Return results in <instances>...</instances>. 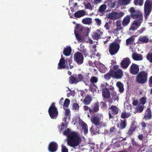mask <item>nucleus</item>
Segmentation results:
<instances>
[{
    "instance_id": "6ab92c4d",
    "label": "nucleus",
    "mask_w": 152,
    "mask_h": 152,
    "mask_svg": "<svg viewBox=\"0 0 152 152\" xmlns=\"http://www.w3.org/2000/svg\"><path fill=\"white\" fill-rule=\"evenodd\" d=\"M87 14L84 10H81L76 12L74 14V16L76 18H80Z\"/></svg>"
},
{
    "instance_id": "bb28decb",
    "label": "nucleus",
    "mask_w": 152,
    "mask_h": 152,
    "mask_svg": "<svg viewBox=\"0 0 152 152\" xmlns=\"http://www.w3.org/2000/svg\"><path fill=\"white\" fill-rule=\"evenodd\" d=\"M116 86L119 88V91L120 93H123L124 91L123 84L120 82L117 83Z\"/></svg>"
},
{
    "instance_id": "603ef678",
    "label": "nucleus",
    "mask_w": 152,
    "mask_h": 152,
    "mask_svg": "<svg viewBox=\"0 0 152 152\" xmlns=\"http://www.w3.org/2000/svg\"><path fill=\"white\" fill-rule=\"evenodd\" d=\"M71 132H70V130L69 128L64 131L63 132L64 134L67 137L69 136Z\"/></svg>"
},
{
    "instance_id": "8fccbe9b",
    "label": "nucleus",
    "mask_w": 152,
    "mask_h": 152,
    "mask_svg": "<svg viewBox=\"0 0 152 152\" xmlns=\"http://www.w3.org/2000/svg\"><path fill=\"white\" fill-rule=\"evenodd\" d=\"M146 58L148 61L152 63V52L148 53L146 56Z\"/></svg>"
},
{
    "instance_id": "de8ad7c7",
    "label": "nucleus",
    "mask_w": 152,
    "mask_h": 152,
    "mask_svg": "<svg viewBox=\"0 0 152 152\" xmlns=\"http://www.w3.org/2000/svg\"><path fill=\"white\" fill-rule=\"evenodd\" d=\"M65 113V115L67 116V117H65L64 118V121L65 122H66L67 117L70 115L69 114L70 113V111L69 109L68 108L66 109Z\"/></svg>"
},
{
    "instance_id": "a19ab883",
    "label": "nucleus",
    "mask_w": 152,
    "mask_h": 152,
    "mask_svg": "<svg viewBox=\"0 0 152 152\" xmlns=\"http://www.w3.org/2000/svg\"><path fill=\"white\" fill-rule=\"evenodd\" d=\"M93 39L94 40H98L101 37V34L95 32L94 33L93 35Z\"/></svg>"
},
{
    "instance_id": "bf43d9fd",
    "label": "nucleus",
    "mask_w": 152,
    "mask_h": 152,
    "mask_svg": "<svg viewBox=\"0 0 152 152\" xmlns=\"http://www.w3.org/2000/svg\"><path fill=\"white\" fill-rule=\"evenodd\" d=\"M111 95L113 98L115 100H116L117 99H118V96L116 92H113L112 93Z\"/></svg>"
},
{
    "instance_id": "dca6fc26",
    "label": "nucleus",
    "mask_w": 152,
    "mask_h": 152,
    "mask_svg": "<svg viewBox=\"0 0 152 152\" xmlns=\"http://www.w3.org/2000/svg\"><path fill=\"white\" fill-rule=\"evenodd\" d=\"M143 119H145L146 121L149 120L152 118V113L150 108H148L145 111L144 114Z\"/></svg>"
},
{
    "instance_id": "3c124183",
    "label": "nucleus",
    "mask_w": 152,
    "mask_h": 152,
    "mask_svg": "<svg viewBox=\"0 0 152 152\" xmlns=\"http://www.w3.org/2000/svg\"><path fill=\"white\" fill-rule=\"evenodd\" d=\"M98 81V78L97 77L95 76L91 77L90 79V82L92 83H95L97 82Z\"/></svg>"
},
{
    "instance_id": "37998d69",
    "label": "nucleus",
    "mask_w": 152,
    "mask_h": 152,
    "mask_svg": "<svg viewBox=\"0 0 152 152\" xmlns=\"http://www.w3.org/2000/svg\"><path fill=\"white\" fill-rule=\"evenodd\" d=\"M130 115L129 113H126L125 112H122L121 114V117L122 118L124 119L128 118Z\"/></svg>"
},
{
    "instance_id": "cd10ccee",
    "label": "nucleus",
    "mask_w": 152,
    "mask_h": 152,
    "mask_svg": "<svg viewBox=\"0 0 152 152\" xmlns=\"http://www.w3.org/2000/svg\"><path fill=\"white\" fill-rule=\"evenodd\" d=\"M72 51L71 48L69 46L67 47L66 48H64L63 51V53L66 56H69Z\"/></svg>"
},
{
    "instance_id": "a18cd8bd",
    "label": "nucleus",
    "mask_w": 152,
    "mask_h": 152,
    "mask_svg": "<svg viewBox=\"0 0 152 152\" xmlns=\"http://www.w3.org/2000/svg\"><path fill=\"white\" fill-rule=\"evenodd\" d=\"M134 3L136 5L142 6L143 4V0H134Z\"/></svg>"
},
{
    "instance_id": "052dcab7",
    "label": "nucleus",
    "mask_w": 152,
    "mask_h": 152,
    "mask_svg": "<svg viewBox=\"0 0 152 152\" xmlns=\"http://www.w3.org/2000/svg\"><path fill=\"white\" fill-rule=\"evenodd\" d=\"M83 28L81 26H80L79 25H76V27L75 30H76L77 31H83Z\"/></svg>"
},
{
    "instance_id": "6e6552de",
    "label": "nucleus",
    "mask_w": 152,
    "mask_h": 152,
    "mask_svg": "<svg viewBox=\"0 0 152 152\" xmlns=\"http://www.w3.org/2000/svg\"><path fill=\"white\" fill-rule=\"evenodd\" d=\"M109 109L110 110L108 112L109 118L110 119L114 118V115L118 113L119 109L115 105H112Z\"/></svg>"
},
{
    "instance_id": "338daca9",
    "label": "nucleus",
    "mask_w": 152,
    "mask_h": 152,
    "mask_svg": "<svg viewBox=\"0 0 152 152\" xmlns=\"http://www.w3.org/2000/svg\"><path fill=\"white\" fill-rule=\"evenodd\" d=\"M97 25L100 26L101 23V20L99 18H96L95 19Z\"/></svg>"
},
{
    "instance_id": "423d86ee",
    "label": "nucleus",
    "mask_w": 152,
    "mask_h": 152,
    "mask_svg": "<svg viewBox=\"0 0 152 152\" xmlns=\"http://www.w3.org/2000/svg\"><path fill=\"white\" fill-rule=\"evenodd\" d=\"M74 61L78 65L82 64L83 62L84 57L82 53L79 52H76L74 56Z\"/></svg>"
},
{
    "instance_id": "a878e982",
    "label": "nucleus",
    "mask_w": 152,
    "mask_h": 152,
    "mask_svg": "<svg viewBox=\"0 0 152 152\" xmlns=\"http://www.w3.org/2000/svg\"><path fill=\"white\" fill-rule=\"evenodd\" d=\"M92 100L91 97L89 95H88L84 98L83 102L85 104L88 105L90 104Z\"/></svg>"
},
{
    "instance_id": "39448f33",
    "label": "nucleus",
    "mask_w": 152,
    "mask_h": 152,
    "mask_svg": "<svg viewBox=\"0 0 152 152\" xmlns=\"http://www.w3.org/2000/svg\"><path fill=\"white\" fill-rule=\"evenodd\" d=\"M152 10V0H146L144 6V17L147 18Z\"/></svg>"
},
{
    "instance_id": "5701e85b",
    "label": "nucleus",
    "mask_w": 152,
    "mask_h": 152,
    "mask_svg": "<svg viewBox=\"0 0 152 152\" xmlns=\"http://www.w3.org/2000/svg\"><path fill=\"white\" fill-rule=\"evenodd\" d=\"M132 58L135 61H141L143 59L142 55L140 54H138L136 53H133L132 56Z\"/></svg>"
},
{
    "instance_id": "f704fd0d",
    "label": "nucleus",
    "mask_w": 152,
    "mask_h": 152,
    "mask_svg": "<svg viewBox=\"0 0 152 152\" xmlns=\"http://www.w3.org/2000/svg\"><path fill=\"white\" fill-rule=\"evenodd\" d=\"M112 70L110 71L108 73L105 74L104 75V77L105 79L107 80H109L111 77H113V74L111 73Z\"/></svg>"
},
{
    "instance_id": "e433bc0d",
    "label": "nucleus",
    "mask_w": 152,
    "mask_h": 152,
    "mask_svg": "<svg viewBox=\"0 0 152 152\" xmlns=\"http://www.w3.org/2000/svg\"><path fill=\"white\" fill-rule=\"evenodd\" d=\"M81 126L85 134H87L88 132V127L87 124L85 123L82 124Z\"/></svg>"
},
{
    "instance_id": "49530a36",
    "label": "nucleus",
    "mask_w": 152,
    "mask_h": 152,
    "mask_svg": "<svg viewBox=\"0 0 152 152\" xmlns=\"http://www.w3.org/2000/svg\"><path fill=\"white\" fill-rule=\"evenodd\" d=\"M76 82H77L78 83L79 82L82 81L84 79V77L81 74H79L78 75V77H76Z\"/></svg>"
},
{
    "instance_id": "9d476101",
    "label": "nucleus",
    "mask_w": 152,
    "mask_h": 152,
    "mask_svg": "<svg viewBox=\"0 0 152 152\" xmlns=\"http://www.w3.org/2000/svg\"><path fill=\"white\" fill-rule=\"evenodd\" d=\"M101 118V115L98 113L96 115L94 114V117L91 118V121L92 123L95 126H97L100 124Z\"/></svg>"
},
{
    "instance_id": "9b49d317",
    "label": "nucleus",
    "mask_w": 152,
    "mask_h": 152,
    "mask_svg": "<svg viewBox=\"0 0 152 152\" xmlns=\"http://www.w3.org/2000/svg\"><path fill=\"white\" fill-rule=\"evenodd\" d=\"M139 66L136 64L133 63L129 69L130 73L133 75H136L139 73Z\"/></svg>"
},
{
    "instance_id": "4d7b16f0",
    "label": "nucleus",
    "mask_w": 152,
    "mask_h": 152,
    "mask_svg": "<svg viewBox=\"0 0 152 152\" xmlns=\"http://www.w3.org/2000/svg\"><path fill=\"white\" fill-rule=\"evenodd\" d=\"M67 126L66 125V123H62V124L61 126V128L60 129V131H63L64 129H66L67 127Z\"/></svg>"
},
{
    "instance_id": "2f4dec72",
    "label": "nucleus",
    "mask_w": 152,
    "mask_h": 152,
    "mask_svg": "<svg viewBox=\"0 0 152 152\" xmlns=\"http://www.w3.org/2000/svg\"><path fill=\"white\" fill-rule=\"evenodd\" d=\"M69 82L70 84L74 83L77 84V82L76 78L74 77L73 75H71L69 78Z\"/></svg>"
},
{
    "instance_id": "09e8293b",
    "label": "nucleus",
    "mask_w": 152,
    "mask_h": 152,
    "mask_svg": "<svg viewBox=\"0 0 152 152\" xmlns=\"http://www.w3.org/2000/svg\"><path fill=\"white\" fill-rule=\"evenodd\" d=\"M75 34L78 41L80 42L82 40V38L80 34L76 32L75 30Z\"/></svg>"
},
{
    "instance_id": "f3484780",
    "label": "nucleus",
    "mask_w": 152,
    "mask_h": 152,
    "mask_svg": "<svg viewBox=\"0 0 152 152\" xmlns=\"http://www.w3.org/2000/svg\"><path fill=\"white\" fill-rule=\"evenodd\" d=\"M99 103L98 102L95 103L92 107V109H89V112L91 114H94L99 110Z\"/></svg>"
},
{
    "instance_id": "412c9836",
    "label": "nucleus",
    "mask_w": 152,
    "mask_h": 152,
    "mask_svg": "<svg viewBox=\"0 0 152 152\" xmlns=\"http://www.w3.org/2000/svg\"><path fill=\"white\" fill-rule=\"evenodd\" d=\"M133 19H136V20H142L143 16L139 12H136L135 13L130 16Z\"/></svg>"
},
{
    "instance_id": "f257e3e1",
    "label": "nucleus",
    "mask_w": 152,
    "mask_h": 152,
    "mask_svg": "<svg viewBox=\"0 0 152 152\" xmlns=\"http://www.w3.org/2000/svg\"><path fill=\"white\" fill-rule=\"evenodd\" d=\"M82 140L78 134L76 132H71V134L67 136V144L71 147H75L79 145Z\"/></svg>"
},
{
    "instance_id": "f8f14e48",
    "label": "nucleus",
    "mask_w": 152,
    "mask_h": 152,
    "mask_svg": "<svg viewBox=\"0 0 152 152\" xmlns=\"http://www.w3.org/2000/svg\"><path fill=\"white\" fill-rule=\"evenodd\" d=\"M131 61L130 59L128 57H126L123 58L120 63L121 66L123 69H126L129 64Z\"/></svg>"
},
{
    "instance_id": "58836bf2",
    "label": "nucleus",
    "mask_w": 152,
    "mask_h": 152,
    "mask_svg": "<svg viewBox=\"0 0 152 152\" xmlns=\"http://www.w3.org/2000/svg\"><path fill=\"white\" fill-rule=\"evenodd\" d=\"M134 41V39L133 37H131L126 40V45H128L132 43Z\"/></svg>"
},
{
    "instance_id": "0eeeda50",
    "label": "nucleus",
    "mask_w": 152,
    "mask_h": 152,
    "mask_svg": "<svg viewBox=\"0 0 152 152\" xmlns=\"http://www.w3.org/2000/svg\"><path fill=\"white\" fill-rule=\"evenodd\" d=\"M100 88L102 91V97L105 99H109L110 97V93L108 88L106 87L104 84H102Z\"/></svg>"
},
{
    "instance_id": "680f3d73",
    "label": "nucleus",
    "mask_w": 152,
    "mask_h": 152,
    "mask_svg": "<svg viewBox=\"0 0 152 152\" xmlns=\"http://www.w3.org/2000/svg\"><path fill=\"white\" fill-rule=\"evenodd\" d=\"M144 107V105L139 106L137 108V111L140 113H141L143 110Z\"/></svg>"
},
{
    "instance_id": "4be33fe9",
    "label": "nucleus",
    "mask_w": 152,
    "mask_h": 152,
    "mask_svg": "<svg viewBox=\"0 0 152 152\" xmlns=\"http://www.w3.org/2000/svg\"><path fill=\"white\" fill-rule=\"evenodd\" d=\"M133 19H136V20H142L143 16L139 12H136L135 13L130 16Z\"/></svg>"
},
{
    "instance_id": "b1692460",
    "label": "nucleus",
    "mask_w": 152,
    "mask_h": 152,
    "mask_svg": "<svg viewBox=\"0 0 152 152\" xmlns=\"http://www.w3.org/2000/svg\"><path fill=\"white\" fill-rule=\"evenodd\" d=\"M130 16L129 15H128L125 17L123 20L122 24L124 26H125L128 25L130 22Z\"/></svg>"
},
{
    "instance_id": "69168bd1",
    "label": "nucleus",
    "mask_w": 152,
    "mask_h": 152,
    "mask_svg": "<svg viewBox=\"0 0 152 152\" xmlns=\"http://www.w3.org/2000/svg\"><path fill=\"white\" fill-rule=\"evenodd\" d=\"M137 28H138L137 27L132 24V25L130 27L129 30L134 31L136 30Z\"/></svg>"
},
{
    "instance_id": "473e14b6",
    "label": "nucleus",
    "mask_w": 152,
    "mask_h": 152,
    "mask_svg": "<svg viewBox=\"0 0 152 152\" xmlns=\"http://www.w3.org/2000/svg\"><path fill=\"white\" fill-rule=\"evenodd\" d=\"M142 21V20H141V19H140V20H134L132 24L137 27L138 28L141 25Z\"/></svg>"
},
{
    "instance_id": "6e6d98bb",
    "label": "nucleus",
    "mask_w": 152,
    "mask_h": 152,
    "mask_svg": "<svg viewBox=\"0 0 152 152\" xmlns=\"http://www.w3.org/2000/svg\"><path fill=\"white\" fill-rule=\"evenodd\" d=\"M72 108L74 110H77L79 109V106L78 104L77 103H74L72 105Z\"/></svg>"
},
{
    "instance_id": "aec40b11",
    "label": "nucleus",
    "mask_w": 152,
    "mask_h": 152,
    "mask_svg": "<svg viewBox=\"0 0 152 152\" xmlns=\"http://www.w3.org/2000/svg\"><path fill=\"white\" fill-rule=\"evenodd\" d=\"M121 21L120 20H118L116 21V26L117 27L116 28L113 30V32L117 33L118 31L123 30V28L121 26Z\"/></svg>"
},
{
    "instance_id": "e2e57ef3",
    "label": "nucleus",
    "mask_w": 152,
    "mask_h": 152,
    "mask_svg": "<svg viewBox=\"0 0 152 152\" xmlns=\"http://www.w3.org/2000/svg\"><path fill=\"white\" fill-rule=\"evenodd\" d=\"M82 52L84 55L85 57H86L89 55V54L88 52H87V50L86 49H85L83 50L82 51Z\"/></svg>"
},
{
    "instance_id": "7c9ffc66",
    "label": "nucleus",
    "mask_w": 152,
    "mask_h": 152,
    "mask_svg": "<svg viewBox=\"0 0 152 152\" xmlns=\"http://www.w3.org/2000/svg\"><path fill=\"white\" fill-rule=\"evenodd\" d=\"M82 22L85 24H89L92 23V19L89 18H84L82 20Z\"/></svg>"
},
{
    "instance_id": "ea45409f",
    "label": "nucleus",
    "mask_w": 152,
    "mask_h": 152,
    "mask_svg": "<svg viewBox=\"0 0 152 152\" xmlns=\"http://www.w3.org/2000/svg\"><path fill=\"white\" fill-rule=\"evenodd\" d=\"M131 0H119V3L121 5H127L129 4Z\"/></svg>"
},
{
    "instance_id": "0e129e2a",
    "label": "nucleus",
    "mask_w": 152,
    "mask_h": 152,
    "mask_svg": "<svg viewBox=\"0 0 152 152\" xmlns=\"http://www.w3.org/2000/svg\"><path fill=\"white\" fill-rule=\"evenodd\" d=\"M61 152H68V149L66 146H63L62 147Z\"/></svg>"
},
{
    "instance_id": "72a5a7b5",
    "label": "nucleus",
    "mask_w": 152,
    "mask_h": 152,
    "mask_svg": "<svg viewBox=\"0 0 152 152\" xmlns=\"http://www.w3.org/2000/svg\"><path fill=\"white\" fill-rule=\"evenodd\" d=\"M126 120H121L120 123V128L121 129H125L126 126Z\"/></svg>"
},
{
    "instance_id": "2eb2a0df",
    "label": "nucleus",
    "mask_w": 152,
    "mask_h": 152,
    "mask_svg": "<svg viewBox=\"0 0 152 152\" xmlns=\"http://www.w3.org/2000/svg\"><path fill=\"white\" fill-rule=\"evenodd\" d=\"M58 148L57 144L54 142H50L49 144L48 150L50 152H55Z\"/></svg>"
},
{
    "instance_id": "864d4df0",
    "label": "nucleus",
    "mask_w": 152,
    "mask_h": 152,
    "mask_svg": "<svg viewBox=\"0 0 152 152\" xmlns=\"http://www.w3.org/2000/svg\"><path fill=\"white\" fill-rule=\"evenodd\" d=\"M102 0H91V3L92 4H94L95 5H97Z\"/></svg>"
},
{
    "instance_id": "f03ea898",
    "label": "nucleus",
    "mask_w": 152,
    "mask_h": 152,
    "mask_svg": "<svg viewBox=\"0 0 152 152\" xmlns=\"http://www.w3.org/2000/svg\"><path fill=\"white\" fill-rule=\"evenodd\" d=\"M148 74L145 71H141L137 76L136 81L139 83L143 84L146 83L148 80Z\"/></svg>"
},
{
    "instance_id": "ddd939ff",
    "label": "nucleus",
    "mask_w": 152,
    "mask_h": 152,
    "mask_svg": "<svg viewBox=\"0 0 152 152\" xmlns=\"http://www.w3.org/2000/svg\"><path fill=\"white\" fill-rule=\"evenodd\" d=\"M137 128V125L136 124V122L135 121H133L131 123V125L128 130L127 134L129 136L132 135L134 132Z\"/></svg>"
},
{
    "instance_id": "13d9d810",
    "label": "nucleus",
    "mask_w": 152,
    "mask_h": 152,
    "mask_svg": "<svg viewBox=\"0 0 152 152\" xmlns=\"http://www.w3.org/2000/svg\"><path fill=\"white\" fill-rule=\"evenodd\" d=\"M129 11L130 12V15L131 16L132 15V14H134V13H135L136 11H135V10L134 9V7H131L129 10Z\"/></svg>"
},
{
    "instance_id": "c756f323",
    "label": "nucleus",
    "mask_w": 152,
    "mask_h": 152,
    "mask_svg": "<svg viewBox=\"0 0 152 152\" xmlns=\"http://www.w3.org/2000/svg\"><path fill=\"white\" fill-rule=\"evenodd\" d=\"M85 8L87 9H89L91 10H92L94 7V4H91L89 2H87L84 4Z\"/></svg>"
},
{
    "instance_id": "393cba45",
    "label": "nucleus",
    "mask_w": 152,
    "mask_h": 152,
    "mask_svg": "<svg viewBox=\"0 0 152 152\" xmlns=\"http://www.w3.org/2000/svg\"><path fill=\"white\" fill-rule=\"evenodd\" d=\"M138 40L142 43H146L149 41V39L147 36H140Z\"/></svg>"
},
{
    "instance_id": "4c0bfd02",
    "label": "nucleus",
    "mask_w": 152,
    "mask_h": 152,
    "mask_svg": "<svg viewBox=\"0 0 152 152\" xmlns=\"http://www.w3.org/2000/svg\"><path fill=\"white\" fill-rule=\"evenodd\" d=\"M70 100L69 99L67 98L65 99L63 105V108L65 109V107H68L70 104Z\"/></svg>"
},
{
    "instance_id": "20e7f679",
    "label": "nucleus",
    "mask_w": 152,
    "mask_h": 152,
    "mask_svg": "<svg viewBox=\"0 0 152 152\" xmlns=\"http://www.w3.org/2000/svg\"><path fill=\"white\" fill-rule=\"evenodd\" d=\"M48 112L51 119H56L57 118L58 115V111L54 102L51 104L48 109Z\"/></svg>"
},
{
    "instance_id": "c9c22d12",
    "label": "nucleus",
    "mask_w": 152,
    "mask_h": 152,
    "mask_svg": "<svg viewBox=\"0 0 152 152\" xmlns=\"http://www.w3.org/2000/svg\"><path fill=\"white\" fill-rule=\"evenodd\" d=\"M131 142L132 145L135 148H140L141 146L137 142L134 138H131Z\"/></svg>"
},
{
    "instance_id": "5fc2aeb1",
    "label": "nucleus",
    "mask_w": 152,
    "mask_h": 152,
    "mask_svg": "<svg viewBox=\"0 0 152 152\" xmlns=\"http://www.w3.org/2000/svg\"><path fill=\"white\" fill-rule=\"evenodd\" d=\"M146 97H142L140 99L141 104L142 105L144 104L146 102Z\"/></svg>"
},
{
    "instance_id": "79ce46f5",
    "label": "nucleus",
    "mask_w": 152,
    "mask_h": 152,
    "mask_svg": "<svg viewBox=\"0 0 152 152\" xmlns=\"http://www.w3.org/2000/svg\"><path fill=\"white\" fill-rule=\"evenodd\" d=\"M116 2L114 0H111L108 3V6L111 8H113Z\"/></svg>"
},
{
    "instance_id": "1a4fd4ad",
    "label": "nucleus",
    "mask_w": 152,
    "mask_h": 152,
    "mask_svg": "<svg viewBox=\"0 0 152 152\" xmlns=\"http://www.w3.org/2000/svg\"><path fill=\"white\" fill-rule=\"evenodd\" d=\"M124 14L123 12L118 13L116 12H112L108 15V18L112 20L118 19L123 16Z\"/></svg>"
},
{
    "instance_id": "774afa93",
    "label": "nucleus",
    "mask_w": 152,
    "mask_h": 152,
    "mask_svg": "<svg viewBox=\"0 0 152 152\" xmlns=\"http://www.w3.org/2000/svg\"><path fill=\"white\" fill-rule=\"evenodd\" d=\"M148 85L150 87H151L152 86V76H151L149 78Z\"/></svg>"
},
{
    "instance_id": "c85d7f7f",
    "label": "nucleus",
    "mask_w": 152,
    "mask_h": 152,
    "mask_svg": "<svg viewBox=\"0 0 152 152\" xmlns=\"http://www.w3.org/2000/svg\"><path fill=\"white\" fill-rule=\"evenodd\" d=\"M94 64H93V65H92V66L93 67H95V66H96V67L97 68H99V69L101 67V66H102L104 69H106L105 66L103 64H102L100 62H98L97 61H94Z\"/></svg>"
},
{
    "instance_id": "7ed1b4c3",
    "label": "nucleus",
    "mask_w": 152,
    "mask_h": 152,
    "mask_svg": "<svg viewBox=\"0 0 152 152\" xmlns=\"http://www.w3.org/2000/svg\"><path fill=\"white\" fill-rule=\"evenodd\" d=\"M120 48L119 43L116 42H113L110 43L109 47V51L111 56L116 54Z\"/></svg>"
},
{
    "instance_id": "a211bd4d",
    "label": "nucleus",
    "mask_w": 152,
    "mask_h": 152,
    "mask_svg": "<svg viewBox=\"0 0 152 152\" xmlns=\"http://www.w3.org/2000/svg\"><path fill=\"white\" fill-rule=\"evenodd\" d=\"M61 57L58 64V68L59 69H64L66 67L65 60L64 58L63 57L62 55L61 56Z\"/></svg>"
},
{
    "instance_id": "4468645a",
    "label": "nucleus",
    "mask_w": 152,
    "mask_h": 152,
    "mask_svg": "<svg viewBox=\"0 0 152 152\" xmlns=\"http://www.w3.org/2000/svg\"><path fill=\"white\" fill-rule=\"evenodd\" d=\"M111 73L113 74V77L116 79H120L122 77L123 75V72L122 70L120 69L116 71L112 70Z\"/></svg>"
},
{
    "instance_id": "c03bdc74",
    "label": "nucleus",
    "mask_w": 152,
    "mask_h": 152,
    "mask_svg": "<svg viewBox=\"0 0 152 152\" xmlns=\"http://www.w3.org/2000/svg\"><path fill=\"white\" fill-rule=\"evenodd\" d=\"M107 7V6L106 4H103L101 5L99 7V11L100 12H102L106 10Z\"/></svg>"
}]
</instances>
